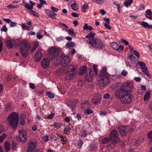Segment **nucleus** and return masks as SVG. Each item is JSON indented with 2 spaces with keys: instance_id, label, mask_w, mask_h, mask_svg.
I'll use <instances>...</instances> for the list:
<instances>
[{
  "instance_id": "nucleus-54",
  "label": "nucleus",
  "mask_w": 152,
  "mask_h": 152,
  "mask_svg": "<svg viewBox=\"0 0 152 152\" xmlns=\"http://www.w3.org/2000/svg\"><path fill=\"white\" fill-rule=\"evenodd\" d=\"M10 23V27H14L17 26V23H16L12 22V21Z\"/></svg>"
},
{
  "instance_id": "nucleus-28",
  "label": "nucleus",
  "mask_w": 152,
  "mask_h": 152,
  "mask_svg": "<svg viewBox=\"0 0 152 152\" xmlns=\"http://www.w3.org/2000/svg\"><path fill=\"white\" fill-rule=\"evenodd\" d=\"M66 31H67L69 35H71L72 37H75L76 34L74 33V30L73 29L70 28L69 29H66Z\"/></svg>"
},
{
  "instance_id": "nucleus-26",
  "label": "nucleus",
  "mask_w": 152,
  "mask_h": 152,
  "mask_svg": "<svg viewBox=\"0 0 152 152\" xmlns=\"http://www.w3.org/2000/svg\"><path fill=\"white\" fill-rule=\"evenodd\" d=\"M59 137L61 139V141L62 142V143L63 144H65L66 143L67 139L66 136L62 135H60Z\"/></svg>"
},
{
  "instance_id": "nucleus-8",
  "label": "nucleus",
  "mask_w": 152,
  "mask_h": 152,
  "mask_svg": "<svg viewBox=\"0 0 152 152\" xmlns=\"http://www.w3.org/2000/svg\"><path fill=\"white\" fill-rule=\"evenodd\" d=\"M118 135V132L115 129H114L110 134V138L111 140H113V141L119 142L121 141V140L119 138Z\"/></svg>"
},
{
  "instance_id": "nucleus-42",
  "label": "nucleus",
  "mask_w": 152,
  "mask_h": 152,
  "mask_svg": "<svg viewBox=\"0 0 152 152\" xmlns=\"http://www.w3.org/2000/svg\"><path fill=\"white\" fill-rule=\"evenodd\" d=\"M124 48V47L123 45H118V46L116 49V50L120 52Z\"/></svg>"
},
{
  "instance_id": "nucleus-13",
  "label": "nucleus",
  "mask_w": 152,
  "mask_h": 152,
  "mask_svg": "<svg viewBox=\"0 0 152 152\" xmlns=\"http://www.w3.org/2000/svg\"><path fill=\"white\" fill-rule=\"evenodd\" d=\"M70 58L67 56H65L62 57L61 60L59 61L61 63L62 66L63 67L67 66L69 63L70 61Z\"/></svg>"
},
{
  "instance_id": "nucleus-53",
  "label": "nucleus",
  "mask_w": 152,
  "mask_h": 152,
  "mask_svg": "<svg viewBox=\"0 0 152 152\" xmlns=\"http://www.w3.org/2000/svg\"><path fill=\"white\" fill-rule=\"evenodd\" d=\"M30 13L33 15L34 16L36 17H38V14L36 12H35L33 10H31Z\"/></svg>"
},
{
  "instance_id": "nucleus-57",
  "label": "nucleus",
  "mask_w": 152,
  "mask_h": 152,
  "mask_svg": "<svg viewBox=\"0 0 152 152\" xmlns=\"http://www.w3.org/2000/svg\"><path fill=\"white\" fill-rule=\"evenodd\" d=\"M110 95L108 93H106L104 95L103 97L104 99H108L110 97Z\"/></svg>"
},
{
  "instance_id": "nucleus-36",
  "label": "nucleus",
  "mask_w": 152,
  "mask_h": 152,
  "mask_svg": "<svg viewBox=\"0 0 152 152\" xmlns=\"http://www.w3.org/2000/svg\"><path fill=\"white\" fill-rule=\"evenodd\" d=\"M47 15H48V16L50 17L53 18V19H56V14L52 12L51 13H49L48 14H47Z\"/></svg>"
},
{
  "instance_id": "nucleus-45",
  "label": "nucleus",
  "mask_w": 152,
  "mask_h": 152,
  "mask_svg": "<svg viewBox=\"0 0 152 152\" xmlns=\"http://www.w3.org/2000/svg\"><path fill=\"white\" fill-rule=\"evenodd\" d=\"M84 112L85 113L89 114L92 113L93 111L91 110L88 109L85 110Z\"/></svg>"
},
{
  "instance_id": "nucleus-50",
  "label": "nucleus",
  "mask_w": 152,
  "mask_h": 152,
  "mask_svg": "<svg viewBox=\"0 0 152 152\" xmlns=\"http://www.w3.org/2000/svg\"><path fill=\"white\" fill-rule=\"evenodd\" d=\"M37 37L38 39H40L43 37V36L41 34L40 32H38L37 33Z\"/></svg>"
},
{
  "instance_id": "nucleus-25",
  "label": "nucleus",
  "mask_w": 152,
  "mask_h": 152,
  "mask_svg": "<svg viewBox=\"0 0 152 152\" xmlns=\"http://www.w3.org/2000/svg\"><path fill=\"white\" fill-rule=\"evenodd\" d=\"M82 106L83 108H88L91 107V105L86 100L83 102Z\"/></svg>"
},
{
  "instance_id": "nucleus-31",
  "label": "nucleus",
  "mask_w": 152,
  "mask_h": 152,
  "mask_svg": "<svg viewBox=\"0 0 152 152\" xmlns=\"http://www.w3.org/2000/svg\"><path fill=\"white\" fill-rule=\"evenodd\" d=\"M133 0H127L124 2V4L125 6L127 7L130 6L133 2Z\"/></svg>"
},
{
  "instance_id": "nucleus-46",
  "label": "nucleus",
  "mask_w": 152,
  "mask_h": 152,
  "mask_svg": "<svg viewBox=\"0 0 152 152\" xmlns=\"http://www.w3.org/2000/svg\"><path fill=\"white\" fill-rule=\"evenodd\" d=\"M7 135L5 134H3L1 136H0V142H2L4 138L6 137Z\"/></svg>"
},
{
  "instance_id": "nucleus-47",
  "label": "nucleus",
  "mask_w": 152,
  "mask_h": 152,
  "mask_svg": "<svg viewBox=\"0 0 152 152\" xmlns=\"http://www.w3.org/2000/svg\"><path fill=\"white\" fill-rule=\"evenodd\" d=\"M83 142L82 140H79L78 143V146L79 147V148H80L82 147V145L83 144Z\"/></svg>"
},
{
  "instance_id": "nucleus-1",
  "label": "nucleus",
  "mask_w": 152,
  "mask_h": 152,
  "mask_svg": "<svg viewBox=\"0 0 152 152\" xmlns=\"http://www.w3.org/2000/svg\"><path fill=\"white\" fill-rule=\"evenodd\" d=\"M133 85L129 82L125 83L115 91L114 95L117 99H119L123 104L130 103L133 98V96L129 92L132 89Z\"/></svg>"
},
{
  "instance_id": "nucleus-23",
  "label": "nucleus",
  "mask_w": 152,
  "mask_h": 152,
  "mask_svg": "<svg viewBox=\"0 0 152 152\" xmlns=\"http://www.w3.org/2000/svg\"><path fill=\"white\" fill-rule=\"evenodd\" d=\"M4 147L6 152H8L10 151V144L9 142L8 141L5 142Z\"/></svg>"
},
{
  "instance_id": "nucleus-9",
  "label": "nucleus",
  "mask_w": 152,
  "mask_h": 152,
  "mask_svg": "<svg viewBox=\"0 0 152 152\" xmlns=\"http://www.w3.org/2000/svg\"><path fill=\"white\" fill-rule=\"evenodd\" d=\"M19 137L18 139L22 142H25L26 140L27 132L25 130H19Z\"/></svg>"
},
{
  "instance_id": "nucleus-59",
  "label": "nucleus",
  "mask_w": 152,
  "mask_h": 152,
  "mask_svg": "<svg viewBox=\"0 0 152 152\" xmlns=\"http://www.w3.org/2000/svg\"><path fill=\"white\" fill-rule=\"evenodd\" d=\"M64 39V38H63L62 36H60L59 37H57L56 38V41L58 42H60L63 39Z\"/></svg>"
},
{
  "instance_id": "nucleus-21",
  "label": "nucleus",
  "mask_w": 152,
  "mask_h": 152,
  "mask_svg": "<svg viewBox=\"0 0 152 152\" xmlns=\"http://www.w3.org/2000/svg\"><path fill=\"white\" fill-rule=\"evenodd\" d=\"M118 142L113 141L111 143H110L107 145V148L108 149V150H111L113 148Z\"/></svg>"
},
{
  "instance_id": "nucleus-35",
  "label": "nucleus",
  "mask_w": 152,
  "mask_h": 152,
  "mask_svg": "<svg viewBox=\"0 0 152 152\" xmlns=\"http://www.w3.org/2000/svg\"><path fill=\"white\" fill-rule=\"evenodd\" d=\"M110 46L116 50L118 46V44L115 42H113L110 43Z\"/></svg>"
},
{
  "instance_id": "nucleus-27",
  "label": "nucleus",
  "mask_w": 152,
  "mask_h": 152,
  "mask_svg": "<svg viewBox=\"0 0 152 152\" xmlns=\"http://www.w3.org/2000/svg\"><path fill=\"white\" fill-rule=\"evenodd\" d=\"M46 94L49 98L50 99L53 98L55 96L54 94L51 91H46Z\"/></svg>"
},
{
  "instance_id": "nucleus-41",
  "label": "nucleus",
  "mask_w": 152,
  "mask_h": 152,
  "mask_svg": "<svg viewBox=\"0 0 152 152\" xmlns=\"http://www.w3.org/2000/svg\"><path fill=\"white\" fill-rule=\"evenodd\" d=\"M86 69V67L83 66H82L81 69V70L80 72V74H83L84 73Z\"/></svg>"
},
{
  "instance_id": "nucleus-22",
  "label": "nucleus",
  "mask_w": 152,
  "mask_h": 152,
  "mask_svg": "<svg viewBox=\"0 0 152 152\" xmlns=\"http://www.w3.org/2000/svg\"><path fill=\"white\" fill-rule=\"evenodd\" d=\"M140 25L143 27L145 28H152V25H149L147 22H142L140 23Z\"/></svg>"
},
{
  "instance_id": "nucleus-33",
  "label": "nucleus",
  "mask_w": 152,
  "mask_h": 152,
  "mask_svg": "<svg viewBox=\"0 0 152 152\" xmlns=\"http://www.w3.org/2000/svg\"><path fill=\"white\" fill-rule=\"evenodd\" d=\"M83 28L85 30H87L88 29L90 30H92L93 29V28L92 27L88 26V24L87 23L85 24Z\"/></svg>"
},
{
  "instance_id": "nucleus-11",
  "label": "nucleus",
  "mask_w": 152,
  "mask_h": 152,
  "mask_svg": "<svg viewBox=\"0 0 152 152\" xmlns=\"http://www.w3.org/2000/svg\"><path fill=\"white\" fill-rule=\"evenodd\" d=\"M94 77L93 72L90 69H87L85 77V80L88 82H90L92 80Z\"/></svg>"
},
{
  "instance_id": "nucleus-30",
  "label": "nucleus",
  "mask_w": 152,
  "mask_h": 152,
  "mask_svg": "<svg viewBox=\"0 0 152 152\" xmlns=\"http://www.w3.org/2000/svg\"><path fill=\"white\" fill-rule=\"evenodd\" d=\"M75 45V43L72 42H67L66 45V47L67 48H69L71 47H73Z\"/></svg>"
},
{
  "instance_id": "nucleus-48",
  "label": "nucleus",
  "mask_w": 152,
  "mask_h": 152,
  "mask_svg": "<svg viewBox=\"0 0 152 152\" xmlns=\"http://www.w3.org/2000/svg\"><path fill=\"white\" fill-rule=\"evenodd\" d=\"M92 1H94L98 4H101L104 2V0H91Z\"/></svg>"
},
{
  "instance_id": "nucleus-5",
  "label": "nucleus",
  "mask_w": 152,
  "mask_h": 152,
  "mask_svg": "<svg viewBox=\"0 0 152 152\" xmlns=\"http://www.w3.org/2000/svg\"><path fill=\"white\" fill-rule=\"evenodd\" d=\"M100 76L98 81L99 85L101 86H104L109 83L108 74H105L104 75H100Z\"/></svg>"
},
{
  "instance_id": "nucleus-34",
  "label": "nucleus",
  "mask_w": 152,
  "mask_h": 152,
  "mask_svg": "<svg viewBox=\"0 0 152 152\" xmlns=\"http://www.w3.org/2000/svg\"><path fill=\"white\" fill-rule=\"evenodd\" d=\"M144 142V138L142 137L139 138L136 141V143L137 145H140L141 143Z\"/></svg>"
},
{
  "instance_id": "nucleus-2",
  "label": "nucleus",
  "mask_w": 152,
  "mask_h": 152,
  "mask_svg": "<svg viewBox=\"0 0 152 152\" xmlns=\"http://www.w3.org/2000/svg\"><path fill=\"white\" fill-rule=\"evenodd\" d=\"M39 45L37 41L34 42L32 46L30 45L26 41H23L20 44V53L21 55L25 58L28 55V51L30 49L31 53L34 52Z\"/></svg>"
},
{
  "instance_id": "nucleus-38",
  "label": "nucleus",
  "mask_w": 152,
  "mask_h": 152,
  "mask_svg": "<svg viewBox=\"0 0 152 152\" xmlns=\"http://www.w3.org/2000/svg\"><path fill=\"white\" fill-rule=\"evenodd\" d=\"M22 28L23 30H27L29 31L30 30V27L27 26L26 25L24 24H23L21 25Z\"/></svg>"
},
{
  "instance_id": "nucleus-60",
  "label": "nucleus",
  "mask_w": 152,
  "mask_h": 152,
  "mask_svg": "<svg viewBox=\"0 0 152 152\" xmlns=\"http://www.w3.org/2000/svg\"><path fill=\"white\" fill-rule=\"evenodd\" d=\"M12 149L14 150H15L16 149V144L14 141L12 143Z\"/></svg>"
},
{
  "instance_id": "nucleus-6",
  "label": "nucleus",
  "mask_w": 152,
  "mask_h": 152,
  "mask_svg": "<svg viewBox=\"0 0 152 152\" xmlns=\"http://www.w3.org/2000/svg\"><path fill=\"white\" fill-rule=\"evenodd\" d=\"M89 44L94 48L99 49L102 48L104 46L102 41L96 38H94Z\"/></svg>"
},
{
  "instance_id": "nucleus-39",
  "label": "nucleus",
  "mask_w": 152,
  "mask_h": 152,
  "mask_svg": "<svg viewBox=\"0 0 152 152\" xmlns=\"http://www.w3.org/2000/svg\"><path fill=\"white\" fill-rule=\"evenodd\" d=\"M107 68L105 67H104L101 71L102 72L101 74H100V75H104L105 74H108L107 72Z\"/></svg>"
},
{
  "instance_id": "nucleus-10",
  "label": "nucleus",
  "mask_w": 152,
  "mask_h": 152,
  "mask_svg": "<svg viewBox=\"0 0 152 152\" xmlns=\"http://www.w3.org/2000/svg\"><path fill=\"white\" fill-rule=\"evenodd\" d=\"M137 64L140 67V68L142 69V72L145 74L148 77H150V75L148 70L147 66H145V64L143 62L139 61L137 62Z\"/></svg>"
},
{
  "instance_id": "nucleus-12",
  "label": "nucleus",
  "mask_w": 152,
  "mask_h": 152,
  "mask_svg": "<svg viewBox=\"0 0 152 152\" xmlns=\"http://www.w3.org/2000/svg\"><path fill=\"white\" fill-rule=\"evenodd\" d=\"M58 54V50L56 48H52L49 51V57L50 59H53Z\"/></svg>"
},
{
  "instance_id": "nucleus-4",
  "label": "nucleus",
  "mask_w": 152,
  "mask_h": 152,
  "mask_svg": "<svg viewBox=\"0 0 152 152\" xmlns=\"http://www.w3.org/2000/svg\"><path fill=\"white\" fill-rule=\"evenodd\" d=\"M68 69L65 74V79L66 80H70L73 79L76 75V68L73 65H69L66 68Z\"/></svg>"
},
{
  "instance_id": "nucleus-56",
  "label": "nucleus",
  "mask_w": 152,
  "mask_h": 152,
  "mask_svg": "<svg viewBox=\"0 0 152 152\" xmlns=\"http://www.w3.org/2000/svg\"><path fill=\"white\" fill-rule=\"evenodd\" d=\"M109 23H105L104 24V26L105 27L108 29L110 30L111 29V27L109 25Z\"/></svg>"
},
{
  "instance_id": "nucleus-7",
  "label": "nucleus",
  "mask_w": 152,
  "mask_h": 152,
  "mask_svg": "<svg viewBox=\"0 0 152 152\" xmlns=\"http://www.w3.org/2000/svg\"><path fill=\"white\" fill-rule=\"evenodd\" d=\"M27 152H32L35 149L37 146L35 140H32L28 142Z\"/></svg>"
},
{
  "instance_id": "nucleus-19",
  "label": "nucleus",
  "mask_w": 152,
  "mask_h": 152,
  "mask_svg": "<svg viewBox=\"0 0 152 152\" xmlns=\"http://www.w3.org/2000/svg\"><path fill=\"white\" fill-rule=\"evenodd\" d=\"M29 2L31 5V6H30L28 3H26L24 5V6L27 9L29 10H31L33 9V6L35 5V2H33L31 0L29 1Z\"/></svg>"
},
{
  "instance_id": "nucleus-64",
  "label": "nucleus",
  "mask_w": 152,
  "mask_h": 152,
  "mask_svg": "<svg viewBox=\"0 0 152 152\" xmlns=\"http://www.w3.org/2000/svg\"><path fill=\"white\" fill-rule=\"evenodd\" d=\"M148 137L151 140V141H152V131L150 132L148 134Z\"/></svg>"
},
{
  "instance_id": "nucleus-40",
  "label": "nucleus",
  "mask_w": 152,
  "mask_h": 152,
  "mask_svg": "<svg viewBox=\"0 0 152 152\" xmlns=\"http://www.w3.org/2000/svg\"><path fill=\"white\" fill-rule=\"evenodd\" d=\"M62 124L60 123H55V124H53V126L57 129H58L60 128Z\"/></svg>"
},
{
  "instance_id": "nucleus-24",
  "label": "nucleus",
  "mask_w": 152,
  "mask_h": 152,
  "mask_svg": "<svg viewBox=\"0 0 152 152\" xmlns=\"http://www.w3.org/2000/svg\"><path fill=\"white\" fill-rule=\"evenodd\" d=\"M6 43L7 44V47L9 49L12 48L14 46L12 42L10 40H7L6 41Z\"/></svg>"
},
{
  "instance_id": "nucleus-20",
  "label": "nucleus",
  "mask_w": 152,
  "mask_h": 152,
  "mask_svg": "<svg viewBox=\"0 0 152 152\" xmlns=\"http://www.w3.org/2000/svg\"><path fill=\"white\" fill-rule=\"evenodd\" d=\"M88 133H89V132L86 130H82L79 132V133H78V134L80 136L86 137Z\"/></svg>"
},
{
  "instance_id": "nucleus-44",
  "label": "nucleus",
  "mask_w": 152,
  "mask_h": 152,
  "mask_svg": "<svg viewBox=\"0 0 152 152\" xmlns=\"http://www.w3.org/2000/svg\"><path fill=\"white\" fill-rule=\"evenodd\" d=\"M71 6L72 9L74 10H76L78 9V6L76 4H73Z\"/></svg>"
},
{
  "instance_id": "nucleus-14",
  "label": "nucleus",
  "mask_w": 152,
  "mask_h": 152,
  "mask_svg": "<svg viewBox=\"0 0 152 152\" xmlns=\"http://www.w3.org/2000/svg\"><path fill=\"white\" fill-rule=\"evenodd\" d=\"M117 129L119 130L120 133L122 137H124L126 135L128 129L126 126L124 125L118 126Z\"/></svg>"
},
{
  "instance_id": "nucleus-43",
  "label": "nucleus",
  "mask_w": 152,
  "mask_h": 152,
  "mask_svg": "<svg viewBox=\"0 0 152 152\" xmlns=\"http://www.w3.org/2000/svg\"><path fill=\"white\" fill-rule=\"evenodd\" d=\"M88 6L87 3H85L84 4L83 6V10L82 11L84 12L85 10L88 9Z\"/></svg>"
},
{
  "instance_id": "nucleus-58",
  "label": "nucleus",
  "mask_w": 152,
  "mask_h": 152,
  "mask_svg": "<svg viewBox=\"0 0 152 152\" xmlns=\"http://www.w3.org/2000/svg\"><path fill=\"white\" fill-rule=\"evenodd\" d=\"M133 53L136 56H137L138 58H139L140 56V55L138 52L137 50H134Z\"/></svg>"
},
{
  "instance_id": "nucleus-63",
  "label": "nucleus",
  "mask_w": 152,
  "mask_h": 152,
  "mask_svg": "<svg viewBox=\"0 0 152 152\" xmlns=\"http://www.w3.org/2000/svg\"><path fill=\"white\" fill-rule=\"evenodd\" d=\"M51 9L54 12H57L58 10V9L56 8L55 7H54L53 6L51 7Z\"/></svg>"
},
{
  "instance_id": "nucleus-55",
  "label": "nucleus",
  "mask_w": 152,
  "mask_h": 152,
  "mask_svg": "<svg viewBox=\"0 0 152 152\" xmlns=\"http://www.w3.org/2000/svg\"><path fill=\"white\" fill-rule=\"evenodd\" d=\"M54 115V114L53 113H51L50 115L47 116V118L48 119H51L52 118Z\"/></svg>"
},
{
  "instance_id": "nucleus-52",
  "label": "nucleus",
  "mask_w": 152,
  "mask_h": 152,
  "mask_svg": "<svg viewBox=\"0 0 152 152\" xmlns=\"http://www.w3.org/2000/svg\"><path fill=\"white\" fill-rule=\"evenodd\" d=\"M1 31L6 32L7 31V28L5 25H3L1 29Z\"/></svg>"
},
{
  "instance_id": "nucleus-16",
  "label": "nucleus",
  "mask_w": 152,
  "mask_h": 152,
  "mask_svg": "<svg viewBox=\"0 0 152 152\" xmlns=\"http://www.w3.org/2000/svg\"><path fill=\"white\" fill-rule=\"evenodd\" d=\"M42 52V50H40L36 52L34 58L35 61L38 62L41 60L43 56Z\"/></svg>"
},
{
  "instance_id": "nucleus-49",
  "label": "nucleus",
  "mask_w": 152,
  "mask_h": 152,
  "mask_svg": "<svg viewBox=\"0 0 152 152\" xmlns=\"http://www.w3.org/2000/svg\"><path fill=\"white\" fill-rule=\"evenodd\" d=\"M71 107L73 108L77 104V102L75 100H72L71 102Z\"/></svg>"
},
{
  "instance_id": "nucleus-37",
  "label": "nucleus",
  "mask_w": 152,
  "mask_h": 152,
  "mask_svg": "<svg viewBox=\"0 0 152 152\" xmlns=\"http://www.w3.org/2000/svg\"><path fill=\"white\" fill-rule=\"evenodd\" d=\"M150 96V92L147 91L144 96V100H147L149 98Z\"/></svg>"
},
{
  "instance_id": "nucleus-62",
  "label": "nucleus",
  "mask_w": 152,
  "mask_h": 152,
  "mask_svg": "<svg viewBox=\"0 0 152 152\" xmlns=\"http://www.w3.org/2000/svg\"><path fill=\"white\" fill-rule=\"evenodd\" d=\"M29 87L30 88L34 89L35 88V85L34 84L32 83H29Z\"/></svg>"
},
{
  "instance_id": "nucleus-51",
  "label": "nucleus",
  "mask_w": 152,
  "mask_h": 152,
  "mask_svg": "<svg viewBox=\"0 0 152 152\" xmlns=\"http://www.w3.org/2000/svg\"><path fill=\"white\" fill-rule=\"evenodd\" d=\"M5 131L4 127L1 125H0V134Z\"/></svg>"
},
{
  "instance_id": "nucleus-3",
  "label": "nucleus",
  "mask_w": 152,
  "mask_h": 152,
  "mask_svg": "<svg viewBox=\"0 0 152 152\" xmlns=\"http://www.w3.org/2000/svg\"><path fill=\"white\" fill-rule=\"evenodd\" d=\"M18 113L14 112L10 114L7 118L9 125L14 129L16 128L18 123Z\"/></svg>"
},
{
  "instance_id": "nucleus-61",
  "label": "nucleus",
  "mask_w": 152,
  "mask_h": 152,
  "mask_svg": "<svg viewBox=\"0 0 152 152\" xmlns=\"http://www.w3.org/2000/svg\"><path fill=\"white\" fill-rule=\"evenodd\" d=\"M3 20L5 22L9 24L10 23V22H11V21H12L11 20L9 19L8 18H4L3 19Z\"/></svg>"
},
{
  "instance_id": "nucleus-15",
  "label": "nucleus",
  "mask_w": 152,
  "mask_h": 152,
  "mask_svg": "<svg viewBox=\"0 0 152 152\" xmlns=\"http://www.w3.org/2000/svg\"><path fill=\"white\" fill-rule=\"evenodd\" d=\"M101 96L99 94H96L93 98L91 100L92 103L94 104H98L101 101Z\"/></svg>"
},
{
  "instance_id": "nucleus-18",
  "label": "nucleus",
  "mask_w": 152,
  "mask_h": 152,
  "mask_svg": "<svg viewBox=\"0 0 152 152\" xmlns=\"http://www.w3.org/2000/svg\"><path fill=\"white\" fill-rule=\"evenodd\" d=\"M95 34V33L90 32L86 36V37L87 38L86 41L88 43L91 42L94 38V37Z\"/></svg>"
},
{
  "instance_id": "nucleus-17",
  "label": "nucleus",
  "mask_w": 152,
  "mask_h": 152,
  "mask_svg": "<svg viewBox=\"0 0 152 152\" xmlns=\"http://www.w3.org/2000/svg\"><path fill=\"white\" fill-rule=\"evenodd\" d=\"M50 64V60L48 58H44L41 61V65L44 68H46L49 67Z\"/></svg>"
},
{
  "instance_id": "nucleus-29",
  "label": "nucleus",
  "mask_w": 152,
  "mask_h": 152,
  "mask_svg": "<svg viewBox=\"0 0 152 152\" xmlns=\"http://www.w3.org/2000/svg\"><path fill=\"white\" fill-rule=\"evenodd\" d=\"M98 147V144L96 143H94L92 144L90 146V149L92 151H95Z\"/></svg>"
},
{
  "instance_id": "nucleus-32",
  "label": "nucleus",
  "mask_w": 152,
  "mask_h": 152,
  "mask_svg": "<svg viewBox=\"0 0 152 152\" xmlns=\"http://www.w3.org/2000/svg\"><path fill=\"white\" fill-rule=\"evenodd\" d=\"M110 137H105L102 140V143L105 144L109 142L111 140Z\"/></svg>"
}]
</instances>
